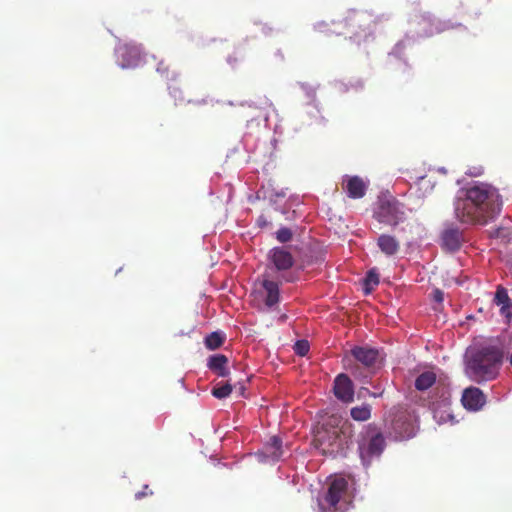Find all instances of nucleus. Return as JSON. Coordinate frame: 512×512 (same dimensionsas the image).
Here are the masks:
<instances>
[{"label": "nucleus", "mask_w": 512, "mask_h": 512, "mask_svg": "<svg viewBox=\"0 0 512 512\" xmlns=\"http://www.w3.org/2000/svg\"><path fill=\"white\" fill-rule=\"evenodd\" d=\"M502 198L494 186L472 182L459 189L454 199V216L465 225H486L501 212Z\"/></svg>", "instance_id": "nucleus-1"}, {"label": "nucleus", "mask_w": 512, "mask_h": 512, "mask_svg": "<svg viewBox=\"0 0 512 512\" xmlns=\"http://www.w3.org/2000/svg\"><path fill=\"white\" fill-rule=\"evenodd\" d=\"M503 353L495 346L473 348L466 353V375L477 383L494 380L499 373Z\"/></svg>", "instance_id": "nucleus-2"}, {"label": "nucleus", "mask_w": 512, "mask_h": 512, "mask_svg": "<svg viewBox=\"0 0 512 512\" xmlns=\"http://www.w3.org/2000/svg\"><path fill=\"white\" fill-rule=\"evenodd\" d=\"M350 503L348 482L341 476L332 478L327 491L318 498L319 512H347Z\"/></svg>", "instance_id": "nucleus-3"}, {"label": "nucleus", "mask_w": 512, "mask_h": 512, "mask_svg": "<svg viewBox=\"0 0 512 512\" xmlns=\"http://www.w3.org/2000/svg\"><path fill=\"white\" fill-rule=\"evenodd\" d=\"M385 428L394 440H407L416 434V419L407 410L393 409L385 420Z\"/></svg>", "instance_id": "nucleus-4"}, {"label": "nucleus", "mask_w": 512, "mask_h": 512, "mask_svg": "<svg viewBox=\"0 0 512 512\" xmlns=\"http://www.w3.org/2000/svg\"><path fill=\"white\" fill-rule=\"evenodd\" d=\"M373 217L380 223L396 226L405 219V210L395 197L382 193L375 204Z\"/></svg>", "instance_id": "nucleus-5"}, {"label": "nucleus", "mask_w": 512, "mask_h": 512, "mask_svg": "<svg viewBox=\"0 0 512 512\" xmlns=\"http://www.w3.org/2000/svg\"><path fill=\"white\" fill-rule=\"evenodd\" d=\"M385 448V440L376 428L368 427L361 433L358 441V451L362 464L367 467L379 458Z\"/></svg>", "instance_id": "nucleus-6"}, {"label": "nucleus", "mask_w": 512, "mask_h": 512, "mask_svg": "<svg viewBox=\"0 0 512 512\" xmlns=\"http://www.w3.org/2000/svg\"><path fill=\"white\" fill-rule=\"evenodd\" d=\"M410 29L407 33L406 38L410 37H428L432 36L435 33L442 32L448 28H450L447 22H443L440 20L433 21L430 15H414L410 20Z\"/></svg>", "instance_id": "nucleus-7"}, {"label": "nucleus", "mask_w": 512, "mask_h": 512, "mask_svg": "<svg viewBox=\"0 0 512 512\" xmlns=\"http://www.w3.org/2000/svg\"><path fill=\"white\" fill-rule=\"evenodd\" d=\"M116 62L122 69L135 68L142 62L141 49L137 45L120 44L115 48Z\"/></svg>", "instance_id": "nucleus-8"}, {"label": "nucleus", "mask_w": 512, "mask_h": 512, "mask_svg": "<svg viewBox=\"0 0 512 512\" xmlns=\"http://www.w3.org/2000/svg\"><path fill=\"white\" fill-rule=\"evenodd\" d=\"M294 264V258L285 247H274L268 253L267 271H287Z\"/></svg>", "instance_id": "nucleus-9"}, {"label": "nucleus", "mask_w": 512, "mask_h": 512, "mask_svg": "<svg viewBox=\"0 0 512 512\" xmlns=\"http://www.w3.org/2000/svg\"><path fill=\"white\" fill-rule=\"evenodd\" d=\"M432 410L433 417L438 424L457 422L450 410V393L447 389L443 390L438 400L432 402Z\"/></svg>", "instance_id": "nucleus-10"}, {"label": "nucleus", "mask_w": 512, "mask_h": 512, "mask_svg": "<svg viewBox=\"0 0 512 512\" xmlns=\"http://www.w3.org/2000/svg\"><path fill=\"white\" fill-rule=\"evenodd\" d=\"M370 181L359 176H343L342 188L349 198L360 199L366 194Z\"/></svg>", "instance_id": "nucleus-11"}, {"label": "nucleus", "mask_w": 512, "mask_h": 512, "mask_svg": "<svg viewBox=\"0 0 512 512\" xmlns=\"http://www.w3.org/2000/svg\"><path fill=\"white\" fill-rule=\"evenodd\" d=\"M258 460L264 463H276L284 457L282 441L277 436H272L265 444L262 451L257 454Z\"/></svg>", "instance_id": "nucleus-12"}, {"label": "nucleus", "mask_w": 512, "mask_h": 512, "mask_svg": "<svg viewBox=\"0 0 512 512\" xmlns=\"http://www.w3.org/2000/svg\"><path fill=\"white\" fill-rule=\"evenodd\" d=\"M315 441L319 445L323 454H334L341 447V440L337 430L332 431H318L315 436Z\"/></svg>", "instance_id": "nucleus-13"}, {"label": "nucleus", "mask_w": 512, "mask_h": 512, "mask_svg": "<svg viewBox=\"0 0 512 512\" xmlns=\"http://www.w3.org/2000/svg\"><path fill=\"white\" fill-rule=\"evenodd\" d=\"M351 354L367 367H374L382 361L380 351L370 346H355L351 349Z\"/></svg>", "instance_id": "nucleus-14"}, {"label": "nucleus", "mask_w": 512, "mask_h": 512, "mask_svg": "<svg viewBox=\"0 0 512 512\" xmlns=\"http://www.w3.org/2000/svg\"><path fill=\"white\" fill-rule=\"evenodd\" d=\"M260 284L265 293V305L268 308H273L280 301L278 283L272 279L271 273L266 271L262 276V280H260Z\"/></svg>", "instance_id": "nucleus-15"}, {"label": "nucleus", "mask_w": 512, "mask_h": 512, "mask_svg": "<svg viewBox=\"0 0 512 512\" xmlns=\"http://www.w3.org/2000/svg\"><path fill=\"white\" fill-rule=\"evenodd\" d=\"M334 394L344 403H350L354 399L353 383L346 374H339L334 380Z\"/></svg>", "instance_id": "nucleus-16"}, {"label": "nucleus", "mask_w": 512, "mask_h": 512, "mask_svg": "<svg viewBox=\"0 0 512 512\" xmlns=\"http://www.w3.org/2000/svg\"><path fill=\"white\" fill-rule=\"evenodd\" d=\"M485 395L476 387H469L463 391L461 402L470 411H478L485 404Z\"/></svg>", "instance_id": "nucleus-17"}, {"label": "nucleus", "mask_w": 512, "mask_h": 512, "mask_svg": "<svg viewBox=\"0 0 512 512\" xmlns=\"http://www.w3.org/2000/svg\"><path fill=\"white\" fill-rule=\"evenodd\" d=\"M442 246L449 251H456L463 241L462 232L457 227H447L441 236Z\"/></svg>", "instance_id": "nucleus-18"}, {"label": "nucleus", "mask_w": 512, "mask_h": 512, "mask_svg": "<svg viewBox=\"0 0 512 512\" xmlns=\"http://www.w3.org/2000/svg\"><path fill=\"white\" fill-rule=\"evenodd\" d=\"M377 245L381 252H383L386 256H394L398 253L400 249V243L398 240L388 234H382L378 237Z\"/></svg>", "instance_id": "nucleus-19"}, {"label": "nucleus", "mask_w": 512, "mask_h": 512, "mask_svg": "<svg viewBox=\"0 0 512 512\" xmlns=\"http://www.w3.org/2000/svg\"><path fill=\"white\" fill-rule=\"evenodd\" d=\"M227 358L224 355L217 354L210 356L208 359L207 366L209 369L217 373L220 377H226L229 374L227 368Z\"/></svg>", "instance_id": "nucleus-20"}, {"label": "nucleus", "mask_w": 512, "mask_h": 512, "mask_svg": "<svg viewBox=\"0 0 512 512\" xmlns=\"http://www.w3.org/2000/svg\"><path fill=\"white\" fill-rule=\"evenodd\" d=\"M436 383V374L433 371L421 373L415 380L417 390L424 391Z\"/></svg>", "instance_id": "nucleus-21"}, {"label": "nucleus", "mask_w": 512, "mask_h": 512, "mask_svg": "<svg viewBox=\"0 0 512 512\" xmlns=\"http://www.w3.org/2000/svg\"><path fill=\"white\" fill-rule=\"evenodd\" d=\"M350 414L356 421H366L371 416V406L369 404H362L361 406L353 407Z\"/></svg>", "instance_id": "nucleus-22"}, {"label": "nucleus", "mask_w": 512, "mask_h": 512, "mask_svg": "<svg viewBox=\"0 0 512 512\" xmlns=\"http://www.w3.org/2000/svg\"><path fill=\"white\" fill-rule=\"evenodd\" d=\"M224 337L219 332H212L205 338V345L210 350H215L223 343Z\"/></svg>", "instance_id": "nucleus-23"}, {"label": "nucleus", "mask_w": 512, "mask_h": 512, "mask_svg": "<svg viewBox=\"0 0 512 512\" xmlns=\"http://www.w3.org/2000/svg\"><path fill=\"white\" fill-rule=\"evenodd\" d=\"M232 390V385L225 383L223 385H217L214 387L212 390V395L218 399H224L231 394Z\"/></svg>", "instance_id": "nucleus-24"}, {"label": "nucleus", "mask_w": 512, "mask_h": 512, "mask_svg": "<svg viewBox=\"0 0 512 512\" xmlns=\"http://www.w3.org/2000/svg\"><path fill=\"white\" fill-rule=\"evenodd\" d=\"M366 282V291L369 292L373 287L379 284V276L378 273L374 270H370L365 279Z\"/></svg>", "instance_id": "nucleus-25"}, {"label": "nucleus", "mask_w": 512, "mask_h": 512, "mask_svg": "<svg viewBox=\"0 0 512 512\" xmlns=\"http://www.w3.org/2000/svg\"><path fill=\"white\" fill-rule=\"evenodd\" d=\"M509 297L505 290H498L495 295V301L498 305H502V312L504 313L506 309L510 308V306L506 307V303L508 302Z\"/></svg>", "instance_id": "nucleus-26"}, {"label": "nucleus", "mask_w": 512, "mask_h": 512, "mask_svg": "<svg viewBox=\"0 0 512 512\" xmlns=\"http://www.w3.org/2000/svg\"><path fill=\"white\" fill-rule=\"evenodd\" d=\"M276 238L281 243L289 242L292 239V231L287 227H282L276 232Z\"/></svg>", "instance_id": "nucleus-27"}, {"label": "nucleus", "mask_w": 512, "mask_h": 512, "mask_svg": "<svg viewBox=\"0 0 512 512\" xmlns=\"http://www.w3.org/2000/svg\"><path fill=\"white\" fill-rule=\"evenodd\" d=\"M295 353L299 356H305L309 351V343L305 340H300L295 343Z\"/></svg>", "instance_id": "nucleus-28"}, {"label": "nucleus", "mask_w": 512, "mask_h": 512, "mask_svg": "<svg viewBox=\"0 0 512 512\" xmlns=\"http://www.w3.org/2000/svg\"><path fill=\"white\" fill-rule=\"evenodd\" d=\"M406 41H407V40H402V41L398 42V43L395 45V47H394L393 51L390 53V57L398 58V57H399V55H400V53H401V51H402V49H403V48H404V46H405V42H406Z\"/></svg>", "instance_id": "nucleus-29"}, {"label": "nucleus", "mask_w": 512, "mask_h": 512, "mask_svg": "<svg viewBox=\"0 0 512 512\" xmlns=\"http://www.w3.org/2000/svg\"><path fill=\"white\" fill-rule=\"evenodd\" d=\"M169 91L171 96L175 99L176 102H181V91L177 87L169 86Z\"/></svg>", "instance_id": "nucleus-30"}, {"label": "nucleus", "mask_w": 512, "mask_h": 512, "mask_svg": "<svg viewBox=\"0 0 512 512\" xmlns=\"http://www.w3.org/2000/svg\"><path fill=\"white\" fill-rule=\"evenodd\" d=\"M301 87H302V89L306 92V95H307L309 98H311V99H313V98H314V96H315V89H314L313 87L308 86V85H306V84H302V85H301Z\"/></svg>", "instance_id": "nucleus-31"}, {"label": "nucleus", "mask_w": 512, "mask_h": 512, "mask_svg": "<svg viewBox=\"0 0 512 512\" xmlns=\"http://www.w3.org/2000/svg\"><path fill=\"white\" fill-rule=\"evenodd\" d=\"M433 299L436 302L441 303L444 300V293L439 289H435L433 291Z\"/></svg>", "instance_id": "nucleus-32"}, {"label": "nucleus", "mask_w": 512, "mask_h": 512, "mask_svg": "<svg viewBox=\"0 0 512 512\" xmlns=\"http://www.w3.org/2000/svg\"><path fill=\"white\" fill-rule=\"evenodd\" d=\"M167 71V68L164 67L163 62H160L157 67V72L160 74H164Z\"/></svg>", "instance_id": "nucleus-33"}, {"label": "nucleus", "mask_w": 512, "mask_h": 512, "mask_svg": "<svg viewBox=\"0 0 512 512\" xmlns=\"http://www.w3.org/2000/svg\"><path fill=\"white\" fill-rule=\"evenodd\" d=\"M370 391L367 388H361L358 392V397L361 398L365 396L366 394L370 395Z\"/></svg>", "instance_id": "nucleus-34"}, {"label": "nucleus", "mask_w": 512, "mask_h": 512, "mask_svg": "<svg viewBox=\"0 0 512 512\" xmlns=\"http://www.w3.org/2000/svg\"><path fill=\"white\" fill-rule=\"evenodd\" d=\"M257 222H258V224H259L260 226H264V225H266V224H267V221H266V219H265V217H264V216H260V217L258 218Z\"/></svg>", "instance_id": "nucleus-35"}, {"label": "nucleus", "mask_w": 512, "mask_h": 512, "mask_svg": "<svg viewBox=\"0 0 512 512\" xmlns=\"http://www.w3.org/2000/svg\"><path fill=\"white\" fill-rule=\"evenodd\" d=\"M145 495H146V493H145V492H137V493L135 494V497H136V499H141V498H142V497H144Z\"/></svg>", "instance_id": "nucleus-36"}, {"label": "nucleus", "mask_w": 512, "mask_h": 512, "mask_svg": "<svg viewBox=\"0 0 512 512\" xmlns=\"http://www.w3.org/2000/svg\"><path fill=\"white\" fill-rule=\"evenodd\" d=\"M356 17H357V19H358V20H363V19H364V18H366L367 16H366V14H365V13H359V14H357V15H356Z\"/></svg>", "instance_id": "nucleus-37"}, {"label": "nucleus", "mask_w": 512, "mask_h": 512, "mask_svg": "<svg viewBox=\"0 0 512 512\" xmlns=\"http://www.w3.org/2000/svg\"><path fill=\"white\" fill-rule=\"evenodd\" d=\"M381 395H382V392L370 393V396H372V397H379Z\"/></svg>", "instance_id": "nucleus-38"}, {"label": "nucleus", "mask_w": 512, "mask_h": 512, "mask_svg": "<svg viewBox=\"0 0 512 512\" xmlns=\"http://www.w3.org/2000/svg\"><path fill=\"white\" fill-rule=\"evenodd\" d=\"M324 25V23H318L316 25V28L319 29L320 31H322V26Z\"/></svg>", "instance_id": "nucleus-39"}, {"label": "nucleus", "mask_w": 512, "mask_h": 512, "mask_svg": "<svg viewBox=\"0 0 512 512\" xmlns=\"http://www.w3.org/2000/svg\"><path fill=\"white\" fill-rule=\"evenodd\" d=\"M438 171H439V172H441V173H443V174H445V173H446V169H445L444 167H440V168L438 169Z\"/></svg>", "instance_id": "nucleus-40"}, {"label": "nucleus", "mask_w": 512, "mask_h": 512, "mask_svg": "<svg viewBox=\"0 0 512 512\" xmlns=\"http://www.w3.org/2000/svg\"><path fill=\"white\" fill-rule=\"evenodd\" d=\"M286 193L282 190L281 192L277 193V196L284 197Z\"/></svg>", "instance_id": "nucleus-41"}]
</instances>
